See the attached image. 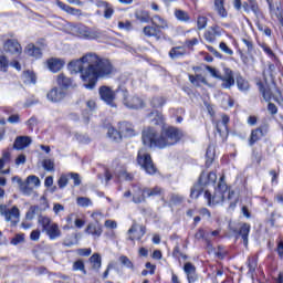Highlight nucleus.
<instances>
[{"instance_id":"39448f33","label":"nucleus","mask_w":283,"mask_h":283,"mask_svg":"<svg viewBox=\"0 0 283 283\" xmlns=\"http://www.w3.org/2000/svg\"><path fill=\"white\" fill-rule=\"evenodd\" d=\"M71 31L75 36L87 39L88 41H94V39H101V36H103V31L98 29H90L83 24L72 27Z\"/></svg>"},{"instance_id":"4c0bfd02","label":"nucleus","mask_w":283,"mask_h":283,"mask_svg":"<svg viewBox=\"0 0 283 283\" xmlns=\"http://www.w3.org/2000/svg\"><path fill=\"white\" fill-rule=\"evenodd\" d=\"M118 262L125 269H129V271H136V266L134 265V262H132V260H129L126 255H120L118 258Z\"/></svg>"},{"instance_id":"bf43d9fd","label":"nucleus","mask_w":283,"mask_h":283,"mask_svg":"<svg viewBox=\"0 0 283 283\" xmlns=\"http://www.w3.org/2000/svg\"><path fill=\"white\" fill-rule=\"evenodd\" d=\"M145 193L147 195V198H151V196H158L160 193V188H144Z\"/></svg>"},{"instance_id":"a211bd4d","label":"nucleus","mask_w":283,"mask_h":283,"mask_svg":"<svg viewBox=\"0 0 283 283\" xmlns=\"http://www.w3.org/2000/svg\"><path fill=\"white\" fill-rule=\"evenodd\" d=\"M32 144V138L29 136H20L17 137L13 144V149H18L19 151L25 149V147H30Z\"/></svg>"},{"instance_id":"4468645a","label":"nucleus","mask_w":283,"mask_h":283,"mask_svg":"<svg viewBox=\"0 0 283 283\" xmlns=\"http://www.w3.org/2000/svg\"><path fill=\"white\" fill-rule=\"evenodd\" d=\"M145 235V227L134 222L128 230V240H142Z\"/></svg>"},{"instance_id":"3c124183","label":"nucleus","mask_w":283,"mask_h":283,"mask_svg":"<svg viewBox=\"0 0 283 283\" xmlns=\"http://www.w3.org/2000/svg\"><path fill=\"white\" fill-rule=\"evenodd\" d=\"M76 203L78 207H92V199L87 198V197H78L76 199Z\"/></svg>"},{"instance_id":"4d7b16f0","label":"nucleus","mask_w":283,"mask_h":283,"mask_svg":"<svg viewBox=\"0 0 283 283\" xmlns=\"http://www.w3.org/2000/svg\"><path fill=\"white\" fill-rule=\"evenodd\" d=\"M112 17H114V7L108 3L107 7H104V19H112Z\"/></svg>"},{"instance_id":"5fc2aeb1","label":"nucleus","mask_w":283,"mask_h":283,"mask_svg":"<svg viewBox=\"0 0 283 283\" xmlns=\"http://www.w3.org/2000/svg\"><path fill=\"white\" fill-rule=\"evenodd\" d=\"M25 181L29 185H33V187H41V179H39V177H36L34 175H30L29 177H27Z\"/></svg>"},{"instance_id":"423d86ee","label":"nucleus","mask_w":283,"mask_h":283,"mask_svg":"<svg viewBox=\"0 0 283 283\" xmlns=\"http://www.w3.org/2000/svg\"><path fill=\"white\" fill-rule=\"evenodd\" d=\"M218 180V175L216 172H210V174H201L199 178V184L197 186H193L190 192L191 198H199L200 192L202 191L201 187H207V185H213Z\"/></svg>"},{"instance_id":"79ce46f5","label":"nucleus","mask_w":283,"mask_h":283,"mask_svg":"<svg viewBox=\"0 0 283 283\" xmlns=\"http://www.w3.org/2000/svg\"><path fill=\"white\" fill-rule=\"evenodd\" d=\"M90 262H91V264H92V269H94L95 271H98V269H101V266H102L101 254L94 253V254L90 258Z\"/></svg>"},{"instance_id":"6ab92c4d","label":"nucleus","mask_w":283,"mask_h":283,"mask_svg":"<svg viewBox=\"0 0 283 283\" xmlns=\"http://www.w3.org/2000/svg\"><path fill=\"white\" fill-rule=\"evenodd\" d=\"M184 271L187 275L189 283H195L198 280V274H196V265H192L190 262L185 263Z\"/></svg>"},{"instance_id":"bb28decb","label":"nucleus","mask_w":283,"mask_h":283,"mask_svg":"<svg viewBox=\"0 0 283 283\" xmlns=\"http://www.w3.org/2000/svg\"><path fill=\"white\" fill-rule=\"evenodd\" d=\"M85 232L88 233V235H93L94 238H101L103 228H101L99 224L90 223L86 227Z\"/></svg>"},{"instance_id":"6e6d98bb","label":"nucleus","mask_w":283,"mask_h":283,"mask_svg":"<svg viewBox=\"0 0 283 283\" xmlns=\"http://www.w3.org/2000/svg\"><path fill=\"white\" fill-rule=\"evenodd\" d=\"M206 70L213 78H222V75L220 74V71H218V69L212 67L210 65H206Z\"/></svg>"},{"instance_id":"0eeeda50","label":"nucleus","mask_w":283,"mask_h":283,"mask_svg":"<svg viewBox=\"0 0 283 283\" xmlns=\"http://www.w3.org/2000/svg\"><path fill=\"white\" fill-rule=\"evenodd\" d=\"M241 43H243L241 60L245 65H249V63L253 61V51L255 50V45L253 44V40L251 38H242Z\"/></svg>"},{"instance_id":"c756f323","label":"nucleus","mask_w":283,"mask_h":283,"mask_svg":"<svg viewBox=\"0 0 283 283\" xmlns=\"http://www.w3.org/2000/svg\"><path fill=\"white\" fill-rule=\"evenodd\" d=\"M107 137L113 140V143H120L123 140V134L114 127L108 128Z\"/></svg>"},{"instance_id":"aec40b11","label":"nucleus","mask_w":283,"mask_h":283,"mask_svg":"<svg viewBox=\"0 0 283 283\" xmlns=\"http://www.w3.org/2000/svg\"><path fill=\"white\" fill-rule=\"evenodd\" d=\"M150 23L151 25H154L155 28H157V30H167L169 28V23L167 22V20H165L163 17L156 14L153 15L150 18Z\"/></svg>"},{"instance_id":"f03ea898","label":"nucleus","mask_w":283,"mask_h":283,"mask_svg":"<svg viewBox=\"0 0 283 283\" xmlns=\"http://www.w3.org/2000/svg\"><path fill=\"white\" fill-rule=\"evenodd\" d=\"M182 136V130L174 126L163 127L160 136H158L156 129L148 127L143 130L142 140L144 147L149 149H153V147L165 149V147H171V145L179 143Z\"/></svg>"},{"instance_id":"b1692460","label":"nucleus","mask_w":283,"mask_h":283,"mask_svg":"<svg viewBox=\"0 0 283 283\" xmlns=\"http://www.w3.org/2000/svg\"><path fill=\"white\" fill-rule=\"evenodd\" d=\"M24 52L28 56H32L33 59H41V56H43L41 49L36 48L34 44H28Z\"/></svg>"},{"instance_id":"7c9ffc66","label":"nucleus","mask_w":283,"mask_h":283,"mask_svg":"<svg viewBox=\"0 0 283 283\" xmlns=\"http://www.w3.org/2000/svg\"><path fill=\"white\" fill-rule=\"evenodd\" d=\"M214 10L221 19H227L228 12L227 9H224V0H214Z\"/></svg>"},{"instance_id":"0e129e2a","label":"nucleus","mask_w":283,"mask_h":283,"mask_svg":"<svg viewBox=\"0 0 283 283\" xmlns=\"http://www.w3.org/2000/svg\"><path fill=\"white\" fill-rule=\"evenodd\" d=\"M133 25H132V22L130 21H119L118 22V29L119 30H126L127 32H129V30H133Z\"/></svg>"},{"instance_id":"052dcab7","label":"nucleus","mask_w":283,"mask_h":283,"mask_svg":"<svg viewBox=\"0 0 283 283\" xmlns=\"http://www.w3.org/2000/svg\"><path fill=\"white\" fill-rule=\"evenodd\" d=\"M249 273L253 275L255 273V269L258 268V261L255 259L248 260Z\"/></svg>"},{"instance_id":"473e14b6","label":"nucleus","mask_w":283,"mask_h":283,"mask_svg":"<svg viewBox=\"0 0 283 283\" xmlns=\"http://www.w3.org/2000/svg\"><path fill=\"white\" fill-rule=\"evenodd\" d=\"M216 158V147L209 146L206 151V165L207 167H211L213 160Z\"/></svg>"},{"instance_id":"a18cd8bd","label":"nucleus","mask_w":283,"mask_h":283,"mask_svg":"<svg viewBox=\"0 0 283 283\" xmlns=\"http://www.w3.org/2000/svg\"><path fill=\"white\" fill-rule=\"evenodd\" d=\"M237 85L241 92L249 90V81L244 80L242 76L237 77Z\"/></svg>"},{"instance_id":"9d476101","label":"nucleus","mask_w":283,"mask_h":283,"mask_svg":"<svg viewBox=\"0 0 283 283\" xmlns=\"http://www.w3.org/2000/svg\"><path fill=\"white\" fill-rule=\"evenodd\" d=\"M0 213L6 218L7 222H11V224L19 222V208H17V206L9 209L8 206L1 205Z\"/></svg>"},{"instance_id":"09e8293b","label":"nucleus","mask_w":283,"mask_h":283,"mask_svg":"<svg viewBox=\"0 0 283 283\" xmlns=\"http://www.w3.org/2000/svg\"><path fill=\"white\" fill-rule=\"evenodd\" d=\"M24 83H36V75L32 71H25L23 73Z\"/></svg>"},{"instance_id":"f704fd0d","label":"nucleus","mask_w":283,"mask_h":283,"mask_svg":"<svg viewBox=\"0 0 283 283\" xmlns=\"http://www.w3.org/2000/svg\"><path fill=\"white\" fill-rule=\"evenodd\" d=\"M57 85L60 90H66L69 85H72V80H70L65 74L61 73L57 75Z\"/></svg>"},{"instance_id":"c03bdc74","label":"nucleus","mask_w":283,"mask_h":283,"mask_svg":"<svg viewBox=\"0 0 283 283\" xmlns=\"http://www.w3.org/2000/svg\"><path fill=\"white\" fill-rule=\"evenodd\" d=\"M184 54H185V48H181V46L172 48L169 52V56L171 59H178L180 56H184Z\"/></svg>"},{"instance_id":"5701e85b","label":"nucleus","mask_w":283,"mask_h":283,"mask_svg":"<svg viewBox=\"0 0 283 283\" xmlns=\"http://www.w3.org/2000/svg\"><path fill=\"white\" fill-rule=\"evenodd\" d=\"M145 188H140L138 186L134 187V192H133V202L135 205H140L145 202Z\"/></svg>"},{"instance_id":"e433bc0d","label":"nucleus","mask_w":283,"mask_h":283,"mask_svg":"<svg viewBox=\"0 0 283 283\" xmlns=\"http://www.w3.org/2000/svg\"><path fill=\"white\" fill-rule=\"evenodd\" d=\"M55 3L57 6V8H60V10H63L67 14H78V12H81V10L72 8V7L61 2L60 0H57Z\"/></svg>"},{"instance_id":"f8f14e48","label":"nucleus","mask_w":283,"mask_h":283,"mask_svg":"<svg viewBox=\"0 0 283 283\" xmlns=\"http://www.w3.org/2000/svg\"><path fill=\"white\" fill-rule=\"evenodd\" d=\"M230 229L234 233H239V235H241L244 247H249V233L251 231V226L249 223H241L237 228L230 226Z\"/></svg>"},{"instance_id":"37998d69","label":"nucleus","mask_w":283,"mask_h":283,"mask_svg":"<svg viewBox=\"0 0 283 283\" xmlns=\"http://www.w3.org/2000/svg\"><path fill=\"white\" fill-rule=\"evenodd\" d=\"M259 87H260V92H262V96L264 101L269 102L271 101V98H273V92L271 91V88L264 87L262 83H259Z\"/></svg>"},{"instance_id":"de8ad7c7","label":"nucleus","mask_w":283,"mask_h":283,"mask_svg":"<svg viewBox=\"0 0 283 283\" xmlns=\"http://www.w3.org/2000/svg\"><path fill=\"white\" fill-rule=\"evenodd\" d=\"M39 223L42 226L43 231H46L49 227H52L54 222H52V219L48 217H41L39 219Z\"/></svg>"},{"instance_id":"412c9836","label":"nucleus","mask_w":283,"mask_h":283,"mask_svg":"<svg viewBox=\"0 0 283 283\" xmlns=\"http://www.w3.org/2000/svg\"><path fill=\"white\" fill-rule=\"evenodd\" d=\"M221 34L219 27H211L205 32L203 36L208 43H213Z\"/></svg>"},{"instance_id":"774afa93","label":"nucleus","mask_w":283,"mask_h":283,"mask_svg":"<svg viewBox=\"0 0 283 283\" xmlns=\"http://www.w3.org/2000/svg\"><path fill=\"white\" fill-rule=\"evenodd\" d=\"M69 179L65 175H62L57 180V186L60 189H65L67 187Z\"/></svg>"},{"instance_id":"338daca9","label":"nucleus","mask_w":283,"mask_h":283,"mask_svg":"<svg viewBox=\"0 0 283 283\" xmlns=\"http://www.w3.org/2000/svg\"><path fill=\"white\" fill-rule=\"evenodd\" d=\"M221 105H222L223 109H229V107L233 106V99L230 96H226L222 99Z\"/></svg>"},{"instance_id":"603ef678","label":"nucleus","mask_w":283,"mask_h":283,"mask_svg":"<svg viewBox=\"0 0 283 283\" xmlns=\"http://www.w3.org/2000/svg\"><path fill=\"white\" fill-rule=\"evenodd\" d=\"M228 200L230 202V208L234 209L235 205H238V197L235 196V191L229 190Z\"/></svg>"},{"instance_id":"7ed1b4c3","label":"nucleus","mask_w":283,"mask_h":283,"mask_svg":"<svg viewBox=\"0 0 283 283\" xmlns=\"http://www.w3.org/2000/svg\"><path fill=\"white\" fill-rule=\"evenodd\" d=\"M229 191L224 175L220 177L217 187L214 188L213 195L209 190L205 191V198L208 200V205H222L224 202V196Z\"/></svg>"},{"instance_id":"72a5a7b5","label":"nucleus","mask_w":283,"mask_h":283,"mask_svg":"<svg viewBox=\"0 0 283 283\" xmlns=\"http://www.w3.org/2000/svg\"><path fill=\"white\" fill-rule=\"evenodd\" d=\"M189 81L196 87H200V83H202L203 85H208L207 78L200 74L189 75Z\"/></svg>"},{"instance_id":"c9c22d12","label":"nucleus","mask_w":283,"mask_h":283,"mask_svg":"<svg viewBox=\"0 0 283 283\" xmlns=\"http://www.w3.org/2000/svg\"><path fill=\"white\" fill-rule=\"evenodd\" d=\"M148 117L150 118L153 125H164L165 118L158 111L151 112Z\"/></svg>"},{"instance_id":"864d4df0","label":"nucleus","mask_w":283,"mask_h":283,"mask_svg":"<svg viewBox=\"0 0 283 283\" xmlns=\"http://www.w3.org/2000/svg\"><path fill=\"white\" fill-rule=\"evenodd\" d=\"M42 167L45 171H54V159H44L42 161Z\"/></svg>"},{"instance_id":"a19ab883","label":"nucleus","mask_w":283,"mask_h":283,"mask_svg":"<svg viewBox=\"0 0 283 283\" xmlns=\"http://www.w3.org/2000/svg\"><path fill=\"white\" fill-rule=\"evenodd\" d=\"M175 17L177 21H181L182 23H187L191 18L189 17V13L187 11L177 9L175 10Z\"/></svg>"},{"instance_id":"6e6552de","label":"nucleus","mask_w":283,"mask_h":283,"mask_svg":"<svg viewBox=\"0 0 283 283\" xmlns=\"http://www.w3.org/2000/svg\"><path fill=\"white\" fill-rule=\"evenodd\" d=\"M123 103L129 109H140L145 105V102L138 96H129V93L125 90L120 91Z\"/></svg>"},{"instance_id":"2eb2a0df","label":"nucleus","mask_w":283,"mask_h":283,"mask_svg":"<svg viewBox=\"0 0 283 283\" xmlns=\"http://www.w3.org/2000/svg\"><path fill=\"white\" fill-rule=\"evenodd\" d=\"M65 65V60L59 59V57H51L46 60V67L50 70V72H53V74H56V72H61Z\"/></svg>"},{"instance_id":"20e7f679","label":"nucleus","mask_w":283,"mask_h":283,"mask_svg":"<svg viewBox=\"0 0 283 283\" xmlns=\"http://www.w3.org/2000/svg\"><path fill=\"white\" fill-rule=\"evenodd\" d=\"M137 164L146 174H148V176H154V174L158 171V168H156V165L151 159V155H149L145 148L139 149L137 155Z\"/></svg>"},{"instance_id":"393cba45","label":"nucleus","mask_w":283,"mask_h":283,"mask_svg":"<svg viewBox=\"0 0 283 283\" xmlns=\"http://www.w3.org/2000/svg\"><path fill=\"white\" fill-rule=\"evenodd\" d=\"M18 185L23 196H32V193H34V187L30 186L27 181H23L21 178H18Z\"/></svg>"},{"instance_id":"13d9d810","label":"nucleus","mask_w":283,"mask_h":283,"mask_svg":"<svg viewBox=\"0 0 283 283\" xmlns=\"http://www.w3.org/2000/svg\"><path fill=\"white\" fill-rule=\"evenodd\" d=\"M25 242V234H17L14 238L11 239V244L17 247L18 244H23Z\"/></svg>"},{"instance_id":"cd10ccee","label":"nucleus","mask_w":283,"mask_h":283,"mask_svg":"<svg viewBox=\"0 0 283 283\" xmlns=\"http://www.w3.org/2000/svg\"><path fill=\"white\" fill-rule=\"evenodd\" d=\"M44 231L46 235H49L50 240H56V238H61V230L59 229V224L56 223H53Z\"/></svg>"},{"instance_id":"a878e982","label":"nucleus","mask_w":283,"mask_h":283,"mask_svg":"<svg viewBox=\"0 0 283 283\" xmlns=\"http://www.w3.org/2000/svg\"><path fill=\"white\" fill-rule=\"evenodd\" d=\"M143 34H145L149 39H151V38L160 39V30H158V28L154 27V24L144 27Z\"/></svg>"},{"instance_id":"58836bf2","label":"nucleus","mask_w":283,"mask_h":283,"mask_svg":"<svg viewBox=\"0 0 283 283\" xmlns=\"http://www.w3.org/2000/svg\"><path fill=\"white\" fill-rule=\"evenodd\" d=\"M135 19H137V21H140V23H149V21H151V17L147 11H136Z\"/></svg>"},{"instance_id":"1a4fd4ad","label":"nucleus","mask_w":283,"mask_h":283,"mask_svg":"<svg viewBox=\"0 0 283 283\" xmlns=\"http://www.w3.org/2000/svg\"><path fill=\"white\" fill-rule=\"evenodd\" d=\"M120 92H123L120 88L114 92L109 86L99 87V96L102 101H104L106 105H111V107H116L114 101L116 99V94H120Z\"/></svg>"},{"instance_id":"c85d7f7f","label":"nucleus","mask_w":283,"mask_h":283,"mask_svg":"<svg viewBox=\"0 0 283 283\" xmlns=\"http://www.w3.org/2000/svg\"><path fill=\"white\" fill-rule=\"evenodd\" d=\"M227 125H229V116L222 115L221 122H218L216 124L217 132H219L220 134H224V133L229 132V127Z\"/></svg>"},{"instance_id":"49530a36","label":"nucleus","mask_w":283,"mask_h":283,"mask_svg":"<svg viewBox=\"0 0 283 283\" xmlns=\"http://www.w3.org/2000/svg\"><path fill=\"white\" fill-rule=\"evenodd\" d=\"M73 271H81L84 275H87L83 260H77L73 263Z\"/></svg>"},{"instance_id":"2f4dec72","label":"nucleus","mask_w":283,"mask_h":283,"mask_svg":"<svg viewBox=\"0 0 283 283\" xmlns=\"http://www.w3.org/2000/svg\"><path fill=\"white\" fill-rule=\"evenodd\" d=\"M264 136V132H262V128H256L252 130L250 139H249V145L253 146L258 140H260Z\"/></svg>"},{"instance_id":"4be33fe9","label":"nucleus","mask_w":283,"mask_h":283,"mask_svg":"<svg viewBox=\"0 0 283 283\" xmlns=\"http://www.w3.org/2000/svg\"><path fill=\"white\" fill-rule=\"evenodd\" d=\"M119 132L122 137L124 136L125 138H132V136H136L134 126L127 122L119 124Z\"/></svg>"},{"instance_id":"f257e3e1","label":"nucleus","mask_w":283,"mask_h":283,"mask_svg":"<svg viewBox=\"0 0 283 283\" xmlns=\"http://www.w3.org/2000/svg\"><path fill=\"white\" fill-rule=\"evenodd\" d=\"M67 67L71 74H81L86 90H94L98 78H106V76L114 74L112 62L95 53H87L78 60L71 61Z\"/></svg>"},{"instance_id":"9b49d317","label":"nucleus","mask_w":283,"mask_h":283,"mask_svg":"<svg viewBox=\"0 0 283 283\" xmlns=\"http://www.w3.org/2000/svg\"><path fill=\"white\" fill-rule=\"evenodd\" d=\"M10 163H12V150H10V148L3 149L0 157V174L3 176H8V174H10V167L3 169L6 165H10Z\"/></svg>"},{"instance_id":"f3484780","label":"nucleus","mask_w":283,"mask_h":283,"mask_svg":"<svg viewBox=\"0 0 283 283\" xmlns=\"http://www.w3.org/2000/svg\"><path fill=\"white\" fill-rule=\"evenodd\" d=\"M3 49L6 52H10L11 54H21L23 50L17 40H7L3 44Z\"/></svg>"},{"instance_id":"680f3d73","label":"nucleus","mask_w":283,"mask_h":283,"mask_svg":"<svg viewBox=\"0 0 283 283\" xmlns=\"http://www.w3.org/2000/svg\"><path fill=\"white\" fill-rule=\"evenodd\" d=\"M151 107H163L165 105V98L164 97H155L150 101Z\"/></svg>"},{"instance_id":"69168bd1","label":"nucleus","mask_w":283,"mask_h":283,"mask_svg":"<svg viewBox=\"0 0 283 283\" xmlns=\"http://www.w3.org/2000/svg\"><path fill=\"white\" fill-rule=\"evenodd\" d=\"M271 13L272 15H275L277 21H280V23L283 25L282 8L276 7V9H271Z\"/></svg>"},{"instance_id":"ddd939ff","label":"nucleus","mask_w":283,"mask_h":283,"mask_svg":"<svg viewBox=\"0 0 283 283\" xmlns=\"http://www.w3.org/2000/svg\"><path fill=\"white\" fill-rule=\"evenodd\" d=\"M65 96H67V93L65 92V90L59 88L56 86L51 88L46 94V98L51 103H61V101H63Z\"/></svg>"},{"instance_id":"e2e57ef3","label":"nucleus","mask_w":283,"mask_h":283,"mask_svg":"<svg viewBox=\"0 0 283 283\" xmlns=\"http://www.w3.org/2000/svg\"><path fill=\"white\" fill-rule=\"evenodd\" d=\"M197 28L198 30H205V28H207V17L200 15L197 19Z\"/></svg>"},{"instance_id":"ea45409f","label":"nucleus","mask_w":283,"mask_h":283,"mask_svg":"<svg viewBox=\"0 0 283 283\" xmlns=\"http://www.w3.org/2000/svg\"><path fill=\"white\" fill-rule=\"evenodd\" d=\"M243 10L244 12H254V14H258V2L255 0H248L247 2H243Z\"/></svg>"},{"instance_id":"dca6fc26","label":"nucleus","mask_w":283,"mask_h":283,"mask_svg":"<svg viewBox=\"0 0 283 283\" xmlns=\"http://www.w3.org/2000/svg\"><path fill=\"white\" fill-rule=\"evenodd\" d=\"M219 81H222L221 87H223V90H231V87L235 85V80L233 78V71H231V69H226L224 75L221 76Z\"/></svg>"},{"instance_id":"8fccbe9b","label":"nucleus","mask_w":283,"mask_h":283,"mask_svg":"<svg viewBox=\"0 0 283 283\" xmlns=\"http://www.w3.org/2000/svg\"><path fill=\"white\" fill-rule=\"evenodd\" d=\"M10 67V61L6 55H0V72H8Z\"/></svg>"}]
</instances>
